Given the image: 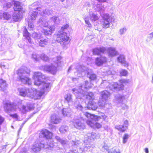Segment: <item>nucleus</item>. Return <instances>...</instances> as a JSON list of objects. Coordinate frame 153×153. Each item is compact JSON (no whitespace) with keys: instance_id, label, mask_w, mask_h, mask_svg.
Segmentation results:
<instances>
[{"instance_id":"nucleus-7","label":"nucleus","mask_w":153,"mask_h":153,"mask_svg":"<svg viewBox=\"0 0 153 153\" xmlns=\"http://www.w3.org/2000/svg\"><path fill=\"white\" fill-rule=\"evenodd\" d=\"M129 80L125 79H122L120 80L119 84L116 82H113L112 83L109 84L105 80L103 81L101 83L102 85H105V87L109 88L110 90L113 91H118L122 89L123 87V84L128 82Z\"/></svg>"},{"instance_id":"nucleus-37","label":"nucleus","mask_w":153,"mask_h":153,"mask_svg":"<svg viewBox=\"0 0 153 153\" xmlns=\"http://www.w3.org/2000/svg\"><path fill=\"white\" fill-rule=\"evenodd\" d=\"M32 36L35 40L36 42H37L41 39V35L40 33L34 32L32 33Z\"/></svg>"},{"instance_id":"nucleus-35","label":"nucleus","mask_w":153,"mask_h":153,"mask_svg":"<svg viewBox=\"0 0 153 153\" xmlns=\"http://www.w3.org/2000/svg\"><path fill=\"white\" fill-rule=\"evenodd\" d=\"M23 36L25 37L29 43H32L31 40V39L30 37L29 33L27 31L26 28H25L23 31Z\"/></svg>"},{"instance_id":"nucleus-55","label":"nucleus","mask_w":153,"mask_h":153,"mask_svg":"<svg viewBox=\"0 0 153 153\" xmlns=\"http://www.w3.org/2000/svg\"><path fill=\"white\" fill-rule=\"evenodd\" d=\"M123 125L125 129L126 130L128 126V121L127 120H126L124 121Z\"/></svg>"},{"instance_id":"nucleus-27","label":"nucleus","mask_w":153,"mask_h":153,"mask_svg":"<svg viewBox=\"0 0 153 153\" xmlns=\"http://www.w3.org/2000/svg\"><path fill=\"white\" fill-rule=\"evenodd\" d=\"M108 56L110 57H113L116 56L117 52L115 49L114 48L110 47L108 48L107 50Z\"/></svg>"},{"instance_id":"nucleus-53","label":"nucleus","mask_w":153,"mask_h":153,"mask_svg":"<svg viewBox=\"0 0 153 153\" xmlns=\"http://www.w3.org/2000/svg\"><path fill=\"white\" fill-rule=\"evenodd\" d=\"M10 117H12L13 119H15L16 120H19V116L17 114H14L10 115Z\"/></svg>"},{"instance_id":"nucleus-11","label":"nucleus","mask_w":153,"mask_h":153,"mask_svg":"<svg viewBox=\"0 0 153 153\" xmlns=\"http://www.w3.org/2000/svg\"><path fill=\"white\" fill-rule=\"evenodd\" d=\"M27 97L31 98H34V99H39L42 95V93H40L39 91H37L36 89L31 88H28V91Z\"/></svg>"},{"instance_id":"nucleus-62","label":"nucleus","mask_w":153,"mask_h":153,"mask_svg":"<svg viewBox=\"0 0 153 153\" xmlns=\"http://www.w3.org/2000/svg\"><path fill=\"white\" fill-rule=\"evenodd\" d=\"M21 153H27V152L26 148H24L21 151Z\"/></svg>"},{"instance_id":"nucleus-12","label":"nucleus","mask_w":153,"mask_h":153,"mask_svg":"<svg viewBox=\"0 0 153 153\" xmlns=\"http://www.w3.org/2000/svg\"><path fill=\"white\" fill-rule=\"evenodd\" d=\"M85 118H84L83 117H80V119H77L76 118H75L72 122L73 124L74 127L79 130L84 129L85 128V126L81 122L80 120L82 119L83 120H85Z\"/></svg>"},{"instance_id":"nucleus-47","label":"nucleus","mask_w":153,"mask_h":153,"mask_svg":"<svg viewBox=\"0 0 153 153\" xmlns=\"http://www.w3.org/2000/svg\"><path fill=\"white\" fill-rule=\"evenodd\" d=\"M3 16L4 19L6 20H9L11 17V16L7 12H4L3 13Z\"/></svg>"},{"instance_id":"nucleus-14","label":"nucleus","mask_w":153,"mask_h":153,"mask_svg":"<svg viewBox=\"0 0 153 153\" xmlns=\"http://www.w3.org/2000/svg\"><path fill=\"white\" fill-rule=\"evenodd\" d=\"M38 12L36 11H33L30 16L28 22V28L31 30H33L34 27V25H33V21L36 18L37 16Z\"/></svg>"},{"instance_id":"nucleus-28","label":"nucleus","mask_w":153,"mask_h":153,"mask_svg":"<svg viewBox=\"0 0 153 153\" xmlns=\"http://www.w3.org/2000/svg\"><path fill=\"white\" fill-rule=\"evenodd\" d=\"M55 29V27L54 26H50L49 28V30L44 29L43 30V33L45 36H49L51 35V33Z\"/></svg>"},{"instance_id":"nucleus-9","label":"nucleus","mask_w":153,"mask_h":153,"mask_svg":"<svg viewBox=\"0 0 153 153\" xmlns=\"http://www.w3.org/2000/svg\"><path fill=\"white\" fill-rule=\"evenodd\" d=\"M3 104L4 110L7 113L11 111H16L18 108L15 103H11L9 101H4Z\"/></svg>"},{"instance_id":"nucleus-36","label":"nucleus","mask_w":153,"mask_h":153,"mask_svg":"<svg viewBox=\"0 0 153 153\" xmlns=\"http://www.w3.org/2000/svg\"><path fill=\"white\" fill-rule=\"evenodd\" d=\"M38 42L39 45V46L41 47H44L45 46L48 45V40L47 39H41L40 40L38 41L37 42Z\"/></svg>"},{"instance_id":"nucleus-42","label":"nucleus","mask_w":153,"mask_h":153,"mask_svg":"<svg viewBox=\"0 0 153 153\" xmlns=\"http://www.w3.org/2000/svg\"><path fill=\"white\" fill-rule=\"evenodd\" d=\"M59 130L61 133H64L68 131V127L65 125L62 126L59 128Z\"/></svg>"},{"instance_id":"nucleus-63","label":"nucleus","mask_w":153,"mask_h":153,"mask_svg":"<svg viewBox=\"0 0 153 153\" xmlns=\"http://www.w3.org/2000/svg\"><path fill=\"white\" fill-rule=\"evenodd\" d=\"M73 66V65H71L69 67L68 70V72H69L71 71V70L72 69Z\"/></svg>"},{"instance_id":"nucleus-26","label":"nucleus","mask_w":153,"mask_h":153,"mask_svg":"<svg viewBox=\"0 0 153 153\" xmlns=\"http://www.w3.org/2000/svg\"><path fill=\"white\" fill-rule=\"evenodd\" d=\"M91 87V84L88 82L87 81H85V83L83 84L82 85H81L80 86L81 88H79V89H78V91H82V90H83V91H85V90Z\"/></svg>"},{"instance_id":"nucleus-46","label":"nucleus","mask_w":153,"mask_h":153,"mask_svg":"<svg viewBox=\"0 0 153 153\" xmlns=\"http://www.w3.org/2000/svg\"><path fill=\"white\" fill-rule=\"evenodd\" d=\"M56 139L62 145H63L65 144L66 141L64 139H61L59 136H56L55 137Z\"/></svg>"},{"instance_id":"nucleus-20","label":"nucleus","mask_w":153,"mask_h":153,"mask_svg":"<svg viewBox=\"0 0 153 153\" xmlns=\"http://www.w3.org/2000/svg\"><path fill=\"white\" fill-rule=\"evenodd\" d=\"M110 93L106 90H105L101 92V97L102 100L107 101L110 98L111 96Z\"/></svg>"},{"instance_id":"nucleus-10","label":"nucleus","mask_w":153,"mask_h":153,"mask_svg":"<svg viewBox=\"0 0 153 153\" xmlns=\"http://www.w3.org/2000/svg\"><path fill=\"white\" fill-rule=\"evenodd\" d=\"M78 68H76V70L78 72H79L85 71H87V76L90 79L94 80L96 79V75L93 73L91 70L87 69L84 66H82L80 65H78Z\"/></svg>"},{"instance_id":"nucleus-44","label":"nucleus","mask_w":153,"mask_h":153,"mask_svg":"<svg viewBox=\"0 0 153 153\" xmlns=\"http://www.w3.org/2000/svg\"><path fill=\"white\" fill-rule=\"evenodd\" d=\"M40 58L45 61H48L49 60L48 56L44 53H42L40 55Z\"/></svg>"},{"instance_id":"nucleus-18","label":"nucleus","mask_w":153,"mask_h":153,"mask_svg":"<svg viewBox=\"0 0 153 153\" xmlns=\"http://www.w3.org/2000/svg\"><path fill=\"white\" fill-rule=\"evenodd\" d=\"M99 137L97 134L95 133L92 132L91 133H88L85 136V138L86 140L88 141L91 142L94 140L95 139Z\"/></svg>"},{"instance_id":"nucleus-29","label":"nucleus","mask_w":153,"mask_h":153,"mask_svg":"<svg viewBox=\"0 0 153 153\" xmlns=\"http://www.w3.org/2000/svg\"><path fill=\"white\" fill-rule=\"evenodd\" d=\"M118 62L123 64L125 66L127 67L128 65V63L125 60V57L123 55H120L117 58Z\"/></svg>"},{"instance_id":"nucleus-23","label":"nucleus","mask_w":153,"mask_h":153,"mask_svg":"<svg viewBox=\"0 0 153 153\" xmlns=\"http://www.w3.org/2000/svg\"><path fill=\"white\" fill-rule=\"evenodd\" d=\"M106 50L104 47L96 48L93 49V52L94 55H99L100 53H104Z\"/></svg>"},{"instance_id":"nucleus-1","label":"nucleus","mask_w":153,"mask_h":153,"mask_svg":"<svg viewBox=\"0 0 153 153\" xmlns=\"http://www.w3.org/2000/svg\"><path fill=\"white\" fill-rule=\"evenodd\" d=\"M33 78L34 79V84L39 86L41 88L40 93H42V95L45 92L48 91L50 89V83L45 81V76L40 72L34 73Z\"/></svg>"},{"instance_id":"nucleus-30","label":"nucleus","mask_w":153,"mask_h":153,"mask_svg":"<svg viewBox=\"0 0 153 153\" xmlns=\"http://www.w3.org/2000/svg\"><path fill=\"white\" fill-rule=\"evenodd\" d=\"M61 119L57 115L55 114H53L51 117V122L54 124H58L60 123Z\"/></svg>"},{"instance_id":"nucleus-64","label":"nucleus","mask_w":153,"mask_h":153,"mask_svg":"<svg viewBox=\"0 0 153 153\" xmlns=\"http://www.w3.org/2000/svg\"><path fill=\"white\" fill-rule=\"evenodd\" d=\"M149 37L151 38L153 37V32L149 34Z\"/></svg>"},{"instance_id":"nucleus-5","label":"nucleus","mask_w":153,"mask_h":153,"mask_svg":"<svg viewBox=\"0 0 153 153\" xmlns=\"http://www.w3.org/2000/svg\"><path fill=\"white\" fill-rule=\"evenodd\" d=\"M68 27V25H63L57 35L56 40L62 45H66L69 42V37L66 35Z\"/></svg>"},{"instance_id":"nucleus-59","label":"nucleus","mask_w":153,"mask_h":153,"mask_svg":"<svg viewBox=\"0 0 153 153\" xmlns=\"http://www.w3.org/2000/svg\"><path fill=\"white\" fill-rule=\"evenodd\" d=\"M103 148L104 149L106 150V151L108 150V147L107 144L105 143H104V145L103 146Z\"/></svg>"},{"instance_id":"nucleus-4","label":"nucleus","mask_w":153,"mask_h":153,"mask_svg":"<svg viewBox=\"0 0 153 153\" xmlns=\"http://www.w3.org/2000/svg\"><path fill=\"white\" fill-rule=\"evenodd\" d=\"M94 9L96 11L100 12L101 16L103 19L102 26L103 28H107L110 25V22L113 20L112 17L107 14H103L105 11V8L104 5L102 4H99L96 6L94 7Z\"/></svg>"},{"instance_id":"nucleus-40","label":"nucleus","mask_w":153,"mask_h":153,"mask_svg":"<svg viewBox=\"0 0 153 153\" xmlns=\"http://www.w3.org/2000/svg\"><path fill=\"white\" fill-rule=\"evenodd\" d=\"M65 99L69 105H70L73 104L72 99V95L70 94H68L65 95Z\"/></svg>"},{"instance_id":"nucleus-57","label":"nucleus","mask_w":153,"mask_h":153,"mask_svg":"<svg viewBox=\"0 0 153 153\" xmlns=\"http://www.w3.org/2000/svg\"><path fill=\"white\" fill-rule=\"evenodd\" d=\"M4 121V118L0 115V125H1Z\"/></svg>"},{"instance_id":"nucleus-39","label":"nucleus","mask_w":153,"mask_h":153,"mask_svg":"<svg viewBox=\"0 0 153 153\" xmlns=\"http://www.w3.org/2000/svg\"><path fill=\"white\" fill-rule=\"evenodd\" d=\"M89 16L90 20L93 22H94L99 19L98 17L92 12H90Z\"/></svg>"},{"instance_id":"nucleus-48","label":"nucleus","mask_w":153,"mask_h":153,"mask_svg":"<svg viewBox=\"0 0 153 153\" xmlns=\"http://www.w3.org/2000/svg\"><path fill=\"white\" fill-rule=\"evenodd\" d=\"M51 20L53 21L54 23L55 24H59L60 23V20L59 18L55 16L52 17L51 18Z\"/></svg>"},{"instance_id":"nucleus-22","label":"nucleus","mask_w":153,"mask_h":153,"mask_svg":"<svg viewBox=\"0 0 153 153\" xmlns=\"http://www.w3.org/2000/svg\"><path fill=\"white\" fill-rule=\"evenodd\" d=\"M18 91L19 92V94L21 96L25 97L26 96L27 97V95H28V88L25 87L18 88Z\"/></svg>"},{"instance_id":"nucleus-19","label":"nucleus","mask_w":153,"mask_h":153,"mask_svg":"<svg viewBox=\"0 0 153 153\" xmlns=\"http://www.w3.org/2000/svg\"><path fill=\"white\" fill-rule=\"evenodd\" d=\"M34 107L33 105L30 103L27 104V106L23 105L21 108H20V110L23 113L25 114L26 112L33 109Z\"/></svg>"},{"instance_id":"nucleus-58","label":"nucleus","mask_w":153,"mask_h":153,"mask_svg":"<svg viewBox=\"0 0 153 153\" xmlns=\"http://www.w3.org/2000/svg\"><path fill=\"white\" fill-rule=\"evenodd\" d=\"M114 153H120V150L118 149H114Z\"/></svg>"},{"instance_id":"nucleus-2","label":"nucleus","mask_w":153,"mask_h":153,"mask_svg":"<svg viewBox=\"0 0 153 153\" xmlns=\"http://www.w3.org/2000/svg\"><path fill=\"white\" fill-rule=\"evenodd\" d=\"M72 90L74 94L76 96L77 100L78 99H84L86 98L89 100V101H90L94 99V96L92 92H86L85 91H83L82 89V91H78V89L76 88H73ZM77 101H79L77 100L74 104L75 107L78 110L82 111L83 108L81 104L78 103Z\"/></svg>"},{"instance_id":"nucleus-61","label":"nucleus","mask_w":153,"mask_h":153,"mask_svg":"<svg viewBox=\"0 0 153 153\" xmlns=\"http://www.w3.org/2000/svg\"><path fill=\"white\" fill-rule=\"evenodd\" d=\"M114 148L110 149H108V150L107 151L108 152V153H114Z\"/></svg>"},{"instance_id":"nucleus-38","label":"nucleus","mask_w":153,"mask_h":153,"mask_svg":"<svg viewBox=\"0 0 153 153\" xmlns=\"http://www.w3.org/2000/svg\"><path fill=\"white\" fill-rule=\"evenodd\" d=\"M6 81L2 79H0V90L4 91L7 87Z\"/></svg>"},{"instance_id":"nucleus-6","label":"nucleus","mask_w":153,"mask_h":153,"mask_svg":"<svg viewBox=\"0 0 153 153\" xmlns=\"http://www.w3.org/2000/svg\"><path fill=\"white\" fill-rule=\"evenodd\" d=\"M30 72V70L25 67H22L18 70V75L20 80L22 83L28 85L31 84L30 79L29 77Z\"/></svg>"},{"instance_id":"nucleus-24","label":"nucleus","mask_w":153,"mask_h":153,"mask_svg":"<svg viewBox=\"0 0 153 153\" xmlns=\"http://www.w3.org/2000/svg\"><path fill=\"white\" fill-rule=\"evenodd\" d=\"M38 24L40 26L48 27L50 25V22H48L46 19L42 17L40 18Z\"/></svg>"},{"instance_id":"nucleus-17","label":"nucleus","mask_w":153,"mask_h":153,"mask_svg":"<svg viewBox=\"0 0 153 153\" xmlns=\"http://www.w3.org/2000/svg\"><path fill=\"white\" fill-rule=\"evenodd\" d=\"M52 135V133L47 129L42 130L39 134V137H45L47 139H51Z\"/></svg>"},{"instance_id":"nucleus-16","label":"nucleus","mask_w":153,"mask_h":153,"mask_svg":"<svg viewBox=\"0 0 153 153\" xmlns=\"http://www.w3.org/2000/svg\"><path fill=\"white\" fill-rule=\"evenodd\" d=\"M82 146L80 147L79 148V153H82L84 151H87L91 148H93V145L89 143V142L85 141L82 144Z\"/></svg>"},{"instance_id":"nucleus-31","label":"nucleus","mask_w":153,"mask_h":153,"mask_svg":"<svg viewBox=\"0 0 153 153\" xmlns=\"http://www.w3.org/2000/svg\"><path fill=\"white\" fill-rule=\"evenodd\" d=\"M13 2L14 5L13 8L14 10L16 11H20L22 8V7L20 5V2L16 1H14Z\"/></svg>"},{"instance_id":"nucleus-21","label":"nucleus","mask_w":153,"mask_h":153,"mask_svg":"<svg viewBox=\"0 0 153 153\" xmlns=\"http://www.w3.org/2000/svg\"><path fill=\"white\" fill-rule=\"evenodd\" d=\"M98 108V105L96 102L92 101H89L88 106L85 107L88 109H91L93 110H96Z\"/></svg>"},{"instance_id":"nucleus-8","label":"nucleus","mask_w":153,"mask_h":153,"mask_svg":"<svg viewBox=\"0 0 153 153\" xmlns=\"http://www.w3.org/2000/svg\"><path fill=\"white\" fill-rule=\"evenodd\" d=\"M53 61L56 65V66L54 65L53 64H51V65H45L42 68L44 71L54 74L57 71V67L60 66L62 62V57L60 56H57L53 60Z\"/></svg>"},{"instance_id":"nucleus-45","label":"nucleus","mask_w":153,"mask_h":153,"mask_svg":"<svg viewBox=\"0 0 153 153\" xmlns=\"http://www.w3.org/2000/svg\"><path fill=\"white\" fill-rule=\"evenodd\" d=\"M115 128L121 132H123L126 130L123 125H117L115 126Z\"/></svg>"},{"instance_id":"nucleus-60","label":"nucleus","mask_w":153,"mask_h":153,"mask_svg":"<svg viewBox=\"0 0 153 153\" xmlns=\"http://www.w3.org/2000/svg\"><path fill=\"white\" fill-rule=\"evenodd\" d=\"M0 66L2 69L4 68L5 67V63L3 62H1L0 64Z\"/></svg>"},{"instance_id":"nucleus-13","label":"nucleus","mask_w":153,"mask_h":153,"mask_svg":"<svg viewBox=\"0 0 153 153\" xmlns=\"http://www.w3.org/2000/svg\"><path fill=\"white\" fill-rule=\"evenodd\" d=\"M126 96L123 95L117 94L115 96V100L117 102L122 103V107L123 109L126 110L128 109V106L126 104H123V102L125 100Z\"/></svg>"},{"instance_id":"nucleus-54","label":"nucleus","mask_w":153,"mask_h":153,"mask_svg":"<svg viewBox=\"0 0 153 153\" xmlns=\"http://www.w3.org/2000/svg\"><path fill=\"white\" fill-rule=\"evenodd\" d=\"M12 6V4L11 3L8 2L5 5H4V10H5L6 8H10Z\"/></svg>"},{"instance_id":"nucleus-15","label":"nucleus","mask_w":153,"mask_h":153,"mask_svg":"<svg viewBox=\"0 0 153 153\" xmlns=\"http://www.w3.org/2000/svg\"><path fill=\"white\" fill-rule=\"evenodd\" d=\"M47 148L48 147L44 146V144L41 143L35 142L31 147L32 150L35 152H39L41 148Z\"/></svg>"},{"instance_id":"nucleus-52","label":"nucleus","mask_w":153,"mask_h":153,"mask_svg":"<svg viewBox=\"0 0 153 153\" xmlns=\"http://www.w3.org/2000/svg\"><path fill=\"white\" fill-rule=\"evenodd\" d=\"M127 30V28L125 27L120 29L119 31L120 34L121 35H122L124 34V33L126 32Z\"/></svg>"},{"instance_id":"nucleus-3","label":"nucleus","mask_w":153,"mask_h":153,"mask_svg":"<svg viewBox=\"0 0 153 153\" xmlns=\"http://www.w3.org/2000/svg\"><path fill=\"white\" fill-rule=\"evenodd\" d=\"M84 116L88 118L87 120L86 123L89 126L94 128H99L101 127V125L98 123L97 121L102 119L104 120L106 118V116L104 114H102L100 116L98 117L96 115H91L87 112H82Z\"/></svg>"},{"instance_id":"nucleus-51","label":"nucleus","mask_w":153,"mask_h":153,"mask_svg":"<svg viewBox=\"0 0 153 153\" xmlns=\"http://www.w3.org/2000/svg\"><path fill=\"white\" fill-rule=\"evenodd\" d=\"M73 145L74 146L77 147L78 145L81 146V143L79 140H77L76 141H73Z\"/></svg>"},{"instance_id":"nucleus-32","label":"nucleus","mask_w":153,"mask_h":153,"mask_svg":"<svg viewBox=\"0 0 153 153\" xmlns=\"http://www.w3.org/2000/svg\"><path fill=\"white\" fill-rule=\"evenodd\" d=\"M62 112L64 116L69 117L71 114V110L70 108H64L62 110Z\"/></svg>"},{"instance_id":"nucleus-50","label":"nucleus","mask_w":153,"mask_h":153,"mask_svg":"<svg viewBox=\"0 0 153 153\" xmlns=\"http://www.w3.org/2000/svg\"><path fill=\"white\" fill-rule=\"evenodd\" d=\"M129 137L128 135L127 134H125L123 137V142L124 144L126 143L127 140Z\"/></svg>"},{"instance_id":"nucleus-25","label":"nucleus","mask_w":153,"mask_h":153,"mask_svg":"<svg viewBox=\"0 0 153 153\" xmlns=\"http://www.w3.org/2000/svg\"><path fill=\"white\" fill-rule=\"evenodd\" d=\"M106 61V58L104 57H101L97 58L96 59L95 62L96 65L98 66L102 65Z\"/></svg>"},{"instance_id":"nucleus-56","label":"nucleus","mask_w":153,"mask_h":153,"mask_svg":"<svg viewBox=\"0 0 153 153\" xmlns=\"http://www.w3.org/2000/svg\"><path fill=\"white\" fill-rule=\"evenodd\" d=\"M120 73L121 75L123 76H126L127 74V71L123 69H122L120 71Z\"/></svg>"},{"instance_id":"nucleus-34","label":"nucleus","mask_w":153,"mask_h":153,"mask_svg":"<svg viewBox=\"0 0 153 153\" xmlns=\"http://www.w3.org/2000/svg\"><path fill=\"white\" fill-rule=\"evenodd\" d=\"M19 13V12L18 13L15 12L13 15L12 18L15 22H18L22 18V16L20 15Z\"/></svg>"},{"instance_id":"nucleus-41","label":"nucleus","mask_w":153,"mask_h":153,"mask_svg":"<svg viewBox=\"0 0 153 153\" xmlns=\"http://www.w3.org/2000/svg\"><path fill=\"white\" fill-rule=\"evenodd\" d=\"M52 11L49 9H46L45 10H43L42 13H41V15L42 16H45L46 17L47 15L49 16L51 14Z\"/></svg>"},{"instance_id":"nucleus-49","label":"nucleus","mask_w":153,"mask_h":153,"mask_svg":"<svg viewBox=\"0 0 153 153\" xmlns=\"http://www.w3.org/2000/svg\"><path fill=\"white\" fill-rule=\"evenodd\" d=\"M54 143L51 140H48V142L47 143V145H44V146H47L48 148H45L46 149H48L49 147H52L54 146Z\"/></svg>"},{"instance_id":"nucleus-43","label":"nucleus","mask_w":153,"mask_h":153,"mask_svg":"<svg viewBox=\"0 0 153 153\" xmlns=\"http://www.w3.org/2000/svg\"><path fill=\"white\" fill-rule=\"evenodd\" d=\"M32 58L34 61H39L40 58V55L34 53L32 55Z\"/></svg>"},{"instance_id":"nucleus-33","label":"nucleus","mask_w":153,"mask_h":153,"mask_svg":"<svg viewBox=\"0 0 153 153\" xmlns=\"http://www.w3.org/2000/svg\"><path fill=\"white\" fill-rule=\"evenodd\" d=\"M106 101L101 99H100L98 102V105L100 108L104 109L105 108H107V104L106 102Z\"/></svg>"}]
</instances>
